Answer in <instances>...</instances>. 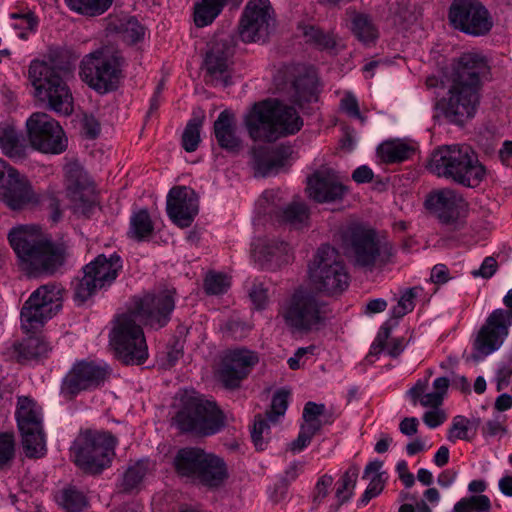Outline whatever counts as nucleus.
<instances>
[{"label":"nucleus","instance_id":"1","mask_svg":"<svg viewBox=\"0 0 512 512\" xmlns=\"http://www.w3.org/2000/svg\"><path fill=\"white\" fill-rule=\"evenodd\" d=\"M490 74L486 58L475 52L462 54L446 76L447 97L435 105V124L462 126L473 118L480 104L481 89Z\"/></svg>","mask_w":512,"mask_h":512},{"label":"nucleus","instance_id":"2","mask_svg":"<svg viewBox=\"0 0 512 512\" xmlns=\"http://www.w3.org/2000/svg\"><path fill=\"white\" fill-rule=\"evenodd\" d=\"M8 241L21 269L30 277L53 274L64 263V247L44 240L36 226L13 227L8 233Z\"/></svg>","mask_w":512,"mask_h":512},{"label":"nucleus","instance_id":"3","mask_svg":"<svg viewBox=\"0 0 512 512\" xmlns=\"http://www.w3.org/2000/svg\"><path fill=\"white\" fill-rule=\"evenodd\" d=\"M428 169L438 177L466 188H477L487 177V169L476 151L466 144L443 145L430 157Z\"/></svg>","mask_w":512,"mask_h":512},{"label":"nucleus","instance_id":"4","mask_svg":"<svg viewBox=\"0 0 512 512\" xmlns=\"http://www.w3.org/2000/svg\"><path fill=\"white\" fill-rule=\"evenodd\" d=\"M342 246L354 265L368 269L392 262L395 255L391 243L382 241L375 230L360 224H350L344 228Z\"/></svg>","mask_w":512,"mask_h":512},{"label":"nucleus","instance_id":"5","mask_svg":"<svg viewBox=\"0 0 512 512\" xmlns=\"http://www.w3.org/2000/svg\"><path fill=\"white\" fill-rule=\"evenodd\" d=\"M280 314L291 330L301 333L318 330L329 318L327 305L305 288L296 289L283 302Z\"/></svg>","mask_w":512,"mask_h":512},{"label":"nucleus","instance_id":"6","mask_svg":"<svg viewBox=\"0 0 512 512\" xmlns=\"http://www.w3.org/2000/svg\"><path fill=\"white\" fill-rule=\"evenodd\" d=\"M29 79L35 89V96L40 101H46L57 113H72L71 92L54 67L44 61L34 60L29 66Z\"/></svg>","mask_w":512,"mask_h":512},{"label":"nucleus","instance_id":"7","mask_svg":"<svg viewBox=\"0 0 512 512\" xmlns=\"http://www.w3.org/2000/svg\"><path fill=\"white\" fill-rule=\"evenodd\" d=\"M182 432L199 436H211L225 426V416L214 401L203 397H191L174 418Z\"/></svg>","mask_w":512,"mask_h":512},{"label":"nucleus","instance_id":"8","mask_svg":"<svg viewBox=\"0 0 512 512\" xmlns=\"http://www.w3.org/2000/svg\"><path fill=\"white\" fill-rule=\"evenodd\" d=\"M135 313L119 315L110 333V344L117 358L124 364H142L148 358V346L142 327Z\"/></svg>","mask_w":512,"mask_h":512},{"label":"nucleus","instance_id":"9","mask_svg":"<svg viewBox=\"0 0 512 512\" xmlns=\"http://www.w3.org/2000/svg\"><path fill=\"white\" fill-rule=\"evenodd\" d=\"M310 280L314 287L326 295H337L347 289L349 274L338 251L330 245L318 248L309 266Z\"/></svg>","mask_w":512,"mask_h":512},{"label":"nucleus","instance_id":"10","mask_svg":"<svg viewBox=\"0 0 512 512\" xmlns=\"http://www.w3.org/2000/svg\"><path fill=\"white\" fill-rule=\"evenodd\" d=\"M81 79L99 93L118 87L121 78V58L107 48L87 54L80 65Z\"/></svg>","mask_w":512,"mask_h":512},{"label":"nucleus","instance_id":"11","mask_svg":"<svg viewBox=\"0 0 512 512\" xmlns=\"http://www.w3.org/2000/svg\"><path fill=\"white\" fill-rule=\"evenodd\" d=\"M116 442V438L109 432L82 433L71 448L76 465L86 472L100 473L110 465Z\"/></svg>","mask_w":512,"mask_h":512},{"label":"nucleus","instance_id":"12","mask_svg":"<svg viewBox=\"0 0 512 512\" xmlns=\"http://www.w3.org/2000/svg\"><path fill=\"white\" fill-rule=\"evenodd\" d=\"M122 269L117 253L98 255L83 268V277L73 284L74 299L79 304L89 300L98 290L109 287Z\"/></svg>","mask_w":512,"mask_h":512},{"label":"nucleus","instance_id":"13","mask_svg":"<svg viewBox=\"0 0 512 512\" xmlns=\"http://www.w3.org/2000/svg\"><path fill=\"white\" fill-rule=\"evenodd\" d=\"M62 307V289L46 284L36 289L24 303L20 317L21 327L27 334H34L55 316Z\"/></svg>","mask_w":512,"mask_h":512},{"label":"nucleus","instance_id":"14","mask_svg":"<svg viewBox=\"0 0 512 512\" xmlns=\"http://www.w3.org/2000/svg\"><path fill=\"white\" fill-rule=\"evenodd\" d=\"M25 455L40 458L46 452L41 407L28 397H19L15 412Z\"/></svg>","mask_w":512,"mask_h":512},{"label":"nucleus","instance_id":"15","mask_svg":"<svg viewBox=\"0 0 512 512\" xmlns=\"http://www.w3.org/2000/svg\"><path fill=\"white\" fill-rule=\"evenodd\" d=\"M425 207L440 224L453 231L464 228L469 213V204L463 195L448 187L431 191L425 199Z\"/></svg>","mask_w":512,"mask_h":512},{"label":"nucleus","instance_id":"16","mask_svg":"<svg viewBox=\"0 0 512 512\" xmlns=\"http://www.w3.org/2000/svg\"><path fill=\"white\" fill-rule=\"evenodd\" d=\"M245 128H302L297 110L277 99H266L253 104L244 115Z\"/></svg>","mask_w":512,"mask_h":512},{"label":"nucleus","instance_id":"17","mask_svg":"<svg viewBox=\"0 0 512 512\" xmlns=\"http://www.w3.org/2000/svg\"><path fill=\"white\" fill-rule=\"evenodd\" d=\"M448 19L455 29L471 36H483L493 27L487 8L478 0H453Z\"/></svg>","mask_w":512,"mask_h":512},{"label":"nucleus","instance_id":"18","mask_svg":"<svg viewBox=\"0 0 512 512\" xmlns=\"http://www.w3.org/2000/svg\"><path fill=\"white\" fill-rule=\"evenodd\" d=\"M503 303L509 310H494L475 340L474 348L481 357L498 350L508 336L512 324V288L504 296Z\"/></svg>","mask_w":512,"mask_h":512},{"label":"nucleus","instance_id":"19","mask_svg":"<svg viewBox=\"0 0 512 512\" xmlns=\"http://www.w3.org/2000/svg\"><path fill=\"white\" fill-rule=\"evenodd\" d=\"M175 290L165 289L156 293H149L142 298L134 300V306L129 311L146 326L160 329L170 321L175 308Z\"/></svg>","mask_w":512,"mask_h":512},{"label":"nucleus","instance_id":"20","mask_svg":"<svg viewBox=\"0 0 512 512\" xmlns=\"http://www.w3.org/2000/svg\"><path fill=\"white\" fill-rule=\"evenodd\" d=\"M275 27L274 10L269 0H250L239 24L242 41L251 43L265 40Z\"/></svg>","mask_w":512,"mask_h":512},{"label":"nucleus","instance_id":"21","mask_svg":"<svg viewBox=\"0 0 512 512\" xmlns=\"http://www.w3.org/2000/svg\"><path fill=\"white\" fill-rule=\"evenodd\" d=\"M234 49L226 37H215L207 44L202 69L213 85L231 84Z\"/></svg>","mask_w":512,"mask_h":512},{"label":"nucleus","instance_id":"22","mask_svg":"<svg viewBox=\"0 0 512 512\" xmlns=\"http://www.w3.org/2000/svg\"><path fill=\"white\" fill-rule=\"evenodd\" d=\"M63 170L68 196L74 202L75 210L88 216L95 207V199L87 173L74 158L66 161Z\"/></svg>","mask_w":512,"mask_h":512},{"label":"nucleus","instance_id":"23","mask_svg":"<svg viewBox=\"0 0 512 512\" xmlns=\"http://www.w3.org/2000/svg\"><path fill=\"white\" fill-rule=\"evenodd\" d=\"M109 375L106 365L95 362H77L65 376L61 391L74 396L83 390H90L102 385Z\"/></svg>","mask_w":512,"mask_h":512},{"label":"nucleus","instance_id":"24","mask_svg":"<svg viewBox=\"0 0 512 512\" xmlns=\"http://www.w3.org/2000/svg\"><path fill=\"white\" fill-rule=\"evenodd\" d=\"M166 211L177 226L189 227L199 211L197 194L190 187H173L167 195Z\"/></svg>","mask_w":512,"mask_h":512},{"label":"nucleus","instance_id":"25","mask_svg":"<svg viewBox=\"0 0 512 512\" xmlns=\"http://www.w3.org/2000/svg\"><path fill=\"white\" fill-rule=\"evenodd\" d=\"M256 353L247 349L229 350L223 357L219 377L225 387L236 388L258 363Z\"/></svg>","mask_w":512,"mask_h":512},{"label":"nucleus","instance_id":"26","mask_svg":"<svg viewBox=\"0 0 512 512\" xmlns=\"http://www.w3.org/2000/svg\"><path fill=\"white\" fill-rule=\"evenodd\" d=\"M307 192L318 203H334L344 198L347 187L341 183L335 172L325 169L308 177Z\"/></svg>","mask_w":512,"mask_h":512},{"label":"nucleus","instance_id":"27","mask_svg":"<svg viewBox=\"0 0 512 512\" xmlns=\"http://www.w3.org/2000/svg\"><path fill=\"white\" fill-rule=\"evenodd\" d=\"M290 145L257 146L251 150L250 165L255 176H268L277 173L292 155Z\"/></svg>","mask_w":512,"mask_h":512},{"label":"nucleus","instance_id":"28","mask_svg":"<svg viewBox=\"0 0 512 512\" xmlns=\"http://www.w3.org/2000/svg\"><path fill=\"white\" fill-rule=\"evenodd\" d=\"M0 192L1 200L12 210H21L40 202V196L34 191L31 182L19 171Z\"/></svg>","mask_w":512,"mask_h":512},{"label":"nucleus","instance_id":"29","mask_svg":"<svg viewBox=\"0 0 512 512\" xmlns=\"http://www.w3.org/2000/svg\"><path fill=\"white\" fill-rule=\"evenodd\" d=\"M255 256L260 264L269 270L278 269L293 258L290 246L277 240H267L258 245L255 248Z\"/></svg>","mask_w":512,"mask_h":512},{"label":"nucleus","instance_id":"30","mask_svg":"<svg viewBox=\"0 0 512 512\" xmlns=\"http://www.w3.org/2000/svg\"><path fill=\"white\" fill-rule=\"evenodd\" d=\"M30 147L46 154H61L68 147L64 130H27Z\"/></svg>","mask_w":512,"mask_h":512},{"label":"nucleus","instance_id":"31","mask_svg":"<svg viewBox=\"0 0 512 512\" xmlns=\"http://www.w3.org/2000/svg\"><path fill=\"white\" fill-rule=\"evenodd\" d=\"M208 452L197 447L180 449L174 458V467L177 474L196 481L201 465L204 464Z\"/></svg>","mask_w":512,"mask_h":512},{"label":"nucleus","instance_id":"32","mask_svg":"<svg viewBox=\"0 0 512 512\" xmlns=\"http://www.w3.org/2000/svg\"><path fill=\"white\" fill-rule=\"evenodd\" d=\"M227 477V467L223 459L213 453H208L196 481L204 486L214 488L220 486Z\"/></svg>","mask_w":512,"mask_h":512},{"label":"nucleus","instance_id":"33","mask_svg":"<svg viewBox=\"0 0 512 512\" xmlns=\"http://www.w3.org/2000/svg\"><path fill=\"white\" fill-rule=\"evenodd\" d=\"M2 152L11 159H21L30 148L27 130H2L0 132Z\"/></svg>","mask_w":512,"mask_h":512},{"label":"nucleus","instance_id":"34","mask_svg":"<svg viewBox=\"0 0 512 512\" xmlns=\"http://www.w3.org/2000/svg\"><path fill=\"white\" fill-rule=\"evenodd\" d=\"M379 157L386 163L403 162L415 152L412 142L403 139L388 140L377 149Z\"/></svg>","mask_w":512,"mask_h":512},{"label":"nucleus","instance_id":"35","mask_svg":"<svg viewBox=\"0 0 512 512\" xmlns=\"http://www.w3.org/2000/svg\"><path fill=\"white\" fill-rule=\"evenodd\" d=\"M291 99L302 107L303 103H310L317 100V81L311 72H306L297 77L292 83Z\"/></svg>","mask_w":512,"mask_h":512},{"label":"nucleus","instance_id":"36","mask_svg":"<svg viewBox=\"0 0 512 512\" xmlns=\"http://www.w3.org/2000/svg\"><path fill=\"white\" fill-rule=\"evenodd\" d=\"M389 338L390 329L382 328L371 346V353L378 354L385 351L391 357L399 356L405 348L404 338Z\"/></svg>","mask_w":512,"mask_h":512},{"label":"nucleus","instance_id":"37","mask_svg":"<svg viewBox=\"0 0 512 512\" xmlns=\"http://www.w3.org/2000/svg\"><path fill=\"white\" fill-rule=\"evenodd\" d=\"M352 32L364 45L368 46L378 39L379 31L372 20L364 14H356L352 19Z\"/></svg>","mask_w":512,"mask_h":512},{"label":"nucleus","instance_id":"38","mask_svg":"<svg viewBox=\"0 0 512 512\" xmlns=\"http://www.w3.org/2000/svg\"><path fill=\"white\" fill-rule=\"evenodd\" d=\"M281 218L291 227L302 229L309 225V208L304 202L293 201L283 209Z\"/></svg>","mask_w":512,"mask_h":512},{"label":"nucleus","instance_id":"39","mask_svg":"<svg viewBox=\"0 0 512 512\" xmlns=\"http://www.w3.org/2000/svg\"><path fill=\"white\" fill-rule=\"evenodd\" d=\"M154 226L147 210L141 209L132 214L130 218L129 236L142 241L153 233Z\"/></svg>","mask_w":512,"mask_h":512},{"label":"nucleus","instance_id":"40","mask_svg":"<svg viewBox=\"0 0 512 512\" xmlns=\"http://www.w3.org/2000/svg\"><path fill=\"white\" fill-rule=\"evenodd\" d=\"M151 470L149 460H139L129 466L123 475L122 489L130 492L136 489Z\"/></svg>","mask_w":512,"mask_h":512},{"label":"nucleus","instance_id":"41","mask_svg":"<svg viewBox=\"0 0 512 512\" xmlns=\"http://www.w3.org/2000/svg\"><path fill=\"white\" fill-rule=\"evenodd\" d=\"M427 384H428V380H418L416 382V384L408 390L407 394L413 401L414 405L419 400L420 404L423 407H430L433 409H437L439 406L442 405L443 398L440 395V393H436V392H430V393L424 394Z\"/></svg>","mask_w":512,"mask_h":512},{"label":"nucleus","instance_id":"42","mask_svg":"<svg viewBox=\"0 0 512 512\" xmlns=\"http://www.w3.org/2000/svg\"><path fill=\"white\" fill-rule=\"evenodd\" d=\"M113 0H65L67 6L82 15L97 16L103 14Z\"/></svg>","mask_w":512,"mask_h":512},{"label":"nucleus","instance_id":"43","mask_svg":"<svg viewBox=\"0 0 512 512\" xmlns=\"http://www.w3.org/2000/svg\"><path fill=\"white\" fill-rule=\"evenodd\" d=\"M57 501L68 512H80L87 505L85 495L72 486L64 488Z\"/></svg>","mask_w":512,"mask_h":512},{"label":"nucleus","instance_id":"44","mask_svg":"<svg viewBox=\"0 0 512 512\" xmlns=\"http://www.w3.org/2000/svg\"><path fill=\"white\" fill-rule=\"evenodd\" d=\"M51 350V345L44 338L29 337L20 344L19 354L25 359H38L46 356Z\"/></svg>","mask_w":512,"mask_h":512},{"label":"nucleus","instance_id":"45","mask_svg":"<svg viewBox=\"0 0 512 512\" xmlns=\"http://www.w3.org/2000/svg\"><path fill=\"white\" fill-rule=\"evenodd\" d=\"M358 474L359 468L357 466H351L338 481L336 497L339 505L347 502L352 497Z\"/></svg>","mask_w":512,"mask_h":512},{"label":"nucleus","instance_id":"46","mask_svg":"<svg viewBox=\"0 0 512 512\" xmlns=\"http://www.w3.org/2000/svg\"><path fill=\"white\" fill-rule=\"evenodd\" d=\"M491 501L486 495L464 497L453 507L452 512H490Z\"/></svg>","mask_w":512,"mask_h":512},{"label":"nucleus","instance_id":"47","mask_svg":"<svg viewBox=\"0 0 512 512\" xmlns=\"http://www.w3.org/2000/svg\"><path fill=\"white\" fill-rule=\"evenodd\" d=\"M218 145L229 153L237 154L243 147V138L238 130H214Z\"/></svg>","mask_w":512,"mask_h":512},{"label":"nucleus","instance_id":"48","mask_svg":"<svg viewBox=\"0 0 512 512\" xmlns=\"http://www.w3.org/2000/svg\"><path fill=\"white\" fill-rule=\"evenodd\" d=\"M306 41L321 50H332L336 47V39L332 33H326L321 29L309 26L304 30Z\"/></svg>","mask_w":512,"mask_h":512},{"label":"nucleus","instance_id":"49","mask_svg":"<svg viewBox=\"0 0 512 512\" xmlns=\"http://www.w3.org/2000/svg\"><path fill=\"white\" fill-rule=\"evenodd\" d=\"M14 22L11 24L13 29L17 31V36L21 39H27L28 36L36 31L38 20L33 13L11 14Z\"/></svg>","mask_w":512,"mask_h":512},{"label":"nucleus","instance_id":"50","mask_svg":"<svg viewBox=\"0 0 512 512\" xmlns=\"http://www.w3.org/2000/svg\"><path fill=\"white\" fill-rule=\"evenodd\" d=\"M289 392L281 389L278 390L272 398L271 408L266 412V416L272 424L278 422L279 418L284 416L288 407Z\"/></svg>","mask_w":512,"mask_h":512},{"label":"nucleus","instance_id":"51","mask_svg":"<svg viewBox=\"0 0 512 512\" xmlns=\"http://www.w3.org/2000/svg\"><path fill=\"white\" fill-rule=\"evenodd\" d=\"M270 423L267 416L264 417L261 414L255 416L251 438L257 450H264L266 447L264 435L269 433Z\"/></svg>","mask_w":512,"mask_h":512},{"label":"nucleus","instance_id":"52","mask_svg":"<svg viewBox=\"0 0 512 512\" xmlns=\"http://www.w3.org/2000/svg\"><path fill=\"white\" fill-rule=\"evenodd\" d=\"M230 287V279L222 273H210L204 280V289L209 295H220Z\"/></svg>","mask_w":512,"mask_h":512},{"label":"nucleus","instance_id":"53","mask_svg":"<svg viewBox=\"0 0 512 512\" xmlns=\"http://www.w3.org/2000/svg\"><path fill=\"white\" fill-rule=\"evenodd\" d=\"M417 296L416 288L407 289L398 300L396 306L391 310L394 318H401L414 309V299Z\"/></svg>","mask_w":512,"mask_h":512},{"label":"nucleus","instance_id":"54","mask_svg":"<svg viewBox=\"0 0 512 512\" xmlns=\"http://www.w3.org/2000/svg\"><path fill=\"white\" fill-rule=\"evenodd\" d=\"M121 31L125 40L137 43L145 36V28L134 17L128 18L122 25Z\"/></svg>","mask_w":512,"mask_h":512},{"label":"nucleus","instance_id":"55","mask_svg":"<svg viewBox=\"0 0 512 512\" xmlns=\"http://www.w3.org/2000/svg\"><path fill=\"white\" fill-rule=\"evenodd\" d=\"M340 108L350 118L359 120L360 125L365 124V118L360 112L358 100L353 93H345L340 101Z\"/></svg>","mask_w":512,"mask_h":512},{"label":"nucleus","instance_id":"56","mask_svg":"<svg viewBox=\"0 0 512 512\" xmlns=\"http://www.w3.org/2000/svg\"><path fill=\"white\" fill-rule=\"evenodd\" d=\"M15 456V441L12 434L0 433V469L8 465Z\"/></svg>","mask_w":512,"mask_h":512},{"label":"nucleus","instance_id":"57","mask_svg":"<svg viewBox=\"0 0 512 512\" xmlns=\"http://www.w3.org/2000/svg\"><path fill=\"white\" fill-rule=\"evenodd\" d=\"M512 375V354L508 355L498 365L496 371V387L498 391H501L508 387L510 384V377Z\"/></svg>","mask_w":512,"mask_h":512},{"label":"nucleus","instance_id":"58","mask_svg":"<svg viewBox=\"0 0 512 512\" xmlns=\"http://www.w3.org/2000/svg\"><path fill=\"white\" fill-rule=\"evenodd\" d=\"M302 463L299 461H293L284 471L279 483L276 485V489L280 491L281 496L286 493L288 485L295 481L302 471Z\"/></svg>","mask_w":512,"mask_h":512},{"label":"nucleus","instance_id":"59","mask_svg":"<svg viewBox=\"0 0 512 512\" xmlns=\"http://www.w3.org/2000/svg\"><path fill=\"white\" fill-rule=\"evenodd\" d=\"M26 128H61V125L45 112H35L26 120Z\"/></svg>","mask_w":512,"mask_h":512},{"label":"nucleus","instance_id":"60","mask_svg":"<svg viewBox=\"0 0 512 512\" xmlns=\"http://www.w3.org/2000/svg\"><path fill=\"white\" fill-rule=\"evenodd\" d=\"M251 139L254 141L263 140L271 143L278 138L293 135L296 130H248Z\"/></svg>","mask_w":512,"mask_h":512},{"label":"nucleus","instance_id":"61","mask_svg":"<svg viewBox=\"0 0 512 512\" xmlns=\"http://www.w3.org/2000/svg\"><path fill=\"white\" fill-rule=\"evenodd\" d=\"M470 421L461 415L453 418L452 425L449 430L448 439L455 441L456 439L466 440L468 438V426Z\"/></svg>","mask_w":512,"mask_h":512},{"label":"nucleus","instance_id":"62","mask_svg":"<svg viewBox=\"0 0 512 512\" xmlns=\"http://www.w3.org/2000/svg\"><path fill=\"white\" fill-rule=\"evenodd\" d=\"M249 297L257 309L265 308L268 302L267 288L260 281H254L250 290Z\"/></svg>","mask_w":512,"mask_h":512},{"label":"nucleus","instance_id":"63","mask_svg":"<svg viewBox=\"0 0 512 512\" xmlns=\"http://www.w3.org/2000/svg\"><path fill=\"white\" fill-rule=\"evenodd\" d=\"M498 264L494 257L488 256L486 257L481 266L478 269H474L471 271V275L474 278L482 277L484 279L491 278L497 271Z\"/></svg>","mask_w":512,"mask_h":512},{"label":"nucleus","instance_id":"64","mask_svg":"<svg viewBox=\"0 0 512 512\" xmlns=\"http://www.w3.org/2000/svg\"><path fill=\"white\" fill-rule=\"evenodd\" d=\"M200 130H183L181 145L186 152H194L201 143Z\"/></svg>","mask_w":512,"mask_h":512}]
</instances>
